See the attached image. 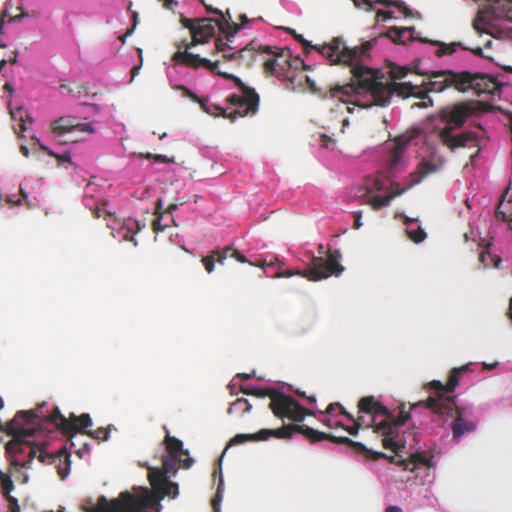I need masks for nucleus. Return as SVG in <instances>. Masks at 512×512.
I'll use <instances>...</instances> for the list:
<instances>
[{
  "mask_svg": "<svg viewBox=\"0 0 512 512\" xmlns=\"http://www.w3.org/2000/svg\"><path fill=\"white\" fill-rule=\"evenodd\" d=\"M262 52L264 53H267V54H272V55H276V53L274 52L273 48L271 46H268V45H265L262 47Z\"/></svg>",
  "mask_w": 512,
  "mask_h": 512,
  "instance_id": "obj_56",
  "label": "nucleus"
},
{
  "mask_svg": "<svg viewBox=\"0 0 512 512\" xmlns=\"http://www.w3.org/2000/svg\"><path fill=\"white\" fill-rule=\"evenodd\" d=\"M485 77L480 73H472L469 70L456 72L451 69L439 70L433 73L429 83V92L441 93L449 87H454L465 92L469 89L482 90Z\"/></svg>",
  "mask_w": 512,
  "mask_h": 512,
  "instance_id": "obj_9",
  "label": "nucleus"
},
{
  "mask_svg": "<svg viewBox=\"0 0 512 512\" xmlns=\"http://www.w3.org/2000/svg\"><path fill=\"white\" fill-rule=\"evenodd\" d=\"M472 365H473V362H469L460 367H454L450 371L448 382L446 384V392L449 393V395H452L454 393L456 387L459 385L461 374L465 373V372L472 371V369H471Z\"/></svg>",
  "mask_w": 512,
  "mask_h": 512,
  "instance_id": "obj_29",
  "label": "nucleus"
},
{
  "mask_svg": "<svg viewBox=\"0 0 512 512\" xmlns=\"http://www.w3.org/2000/svg\"><path fill=\"white\" fill-rule=\"evenodd\" d=\"M304 82L309 86L312 91H316V85L308 75L302 71L296 72L289 78V83H286V89L297 92L304 89Z\"/></svg>",
  "mask_w": 512,
  "mask_h": 512,
  "instance_id": "obj_26",
  "label": "nucleus"
},
{
  "mask_svg": "<svg viewBox=\"0 0 512 512\" xmlns=\"http://www.w3.org/2000/svg\"><path fill=\"white\" fill-rule=\"evenodd\" d=\"M341 258L339 250L331 252L328 261H325L322 257L314 256L309 270H286L284 271V278L302 276L310 281H319L330 277L332 274L339 276L344 271V267L340 264Z\"/></svg>",
  "mask_w": 512,
  "mask_h": 512,
  "instance_id": "obj_10",
  "label": "nucleus"
},
{
  "mask_svg": "<svg viewBox=\"0 0 512 512\" xmlns=\"http://www.w3.org/2000/svg\"><path fill=\"white\" fill-rule=\"evenodd\" d=\"M10 108V115L14 122H17V124H14V130L17 132L18 130L20 132H24L28 129L27 122L32 123V119L30 115L24 111L23 107L18 106L16 108H12L11 104L9 103Z\"/></svg>",
  "mask_w": 512,
  "mask_h": 512,
  "instance_id": "obj_28",
  "label": "nucleus"
},
{
  "mask_svg": "<svg viewBox=\"0 0 512 512\" xmlns=\"http://www.w3.org/2000/svg\"><path fill=\"white\" fill-rule=\"evenodd\" d=\"M134 491L136 496L131 494V499L136 503L139 512H144L146 509H150L151 512H161V501L164 495H157L154 490L152 492L146 487H135Z\"/></svg>",
  "mask_w": 512,
  "mask_h": 512,
  "instance_id": "obj_17",
  "label": "nucleus"
},
{
  "mask_svg": "<svg viewBox=\"0 0 512 512\" xmlns=\"http://www.w3.org/2000/svg\"><path fill=\"white\" fill-rule=\"evenodd\" d=\"M402 218L406 226V233L408 237L415 243L423 242L426 239L427 234L419 224V220L417 218H411L406 214H403Z\"/></svg>",
  "mask_w": 512,
  "mask_h": 512,
  "instance_id": "obj_21",
  "label": "nucleus"
},
{
  "mask_svg": "<svg viewBox=\"0 0 512 512\" xmlns=\"http://www.w3.org/2000/svg\"><path fill=\"white\" fill-rule=\"evenodd\" d=\"M74 132L93 134L95 132V128L92 125V123H79V122H76V124L74 126Z\"/></svg>",
  "mask_w": 512,
  "mask_h": 512,
  "instance_id": "obj_39",
  "label": "nucleus"
},
{
  "mask_svg": "<svg viewBox=\"0 0 512 512\" xmlns=\"http://www.w3.org/2000/svg\"><path fill=\"white\" fill-rule=\"evenodd\" d=\"M242 409V413H248L252 409V405L249 403V401L245 398H239L233 403H231L230 407L228 408L227 413L229 415H232L235 412H238Z\"/></svg>",
  "mask_w": 512,
  "mask_h": 512,
  "instance_id": "obj_35",
  "label": "nucleus"
},
{
  "mask_svg": "<svg viewBox=\"0 0 512 512\" xmlns=\"http://www.w3.org/2000/svg\"><path fill=\"white\" fill-rule=\"evenodd\" d=\"M296 395L299 397L307 399L308 403L311 405H316V397L314 395L306 396L305 392L300 391L299 389L295 390Z\"/></svg>",
  "mask_w": 512,
  "mask_h": 512,
  "instance_id": "obj_49",
  "label": "nucleus"
},
{
  "mask_svg": "<svg viewBox=\"0 0 512 512\" xmlns=\"http://www.w3.org/2000/svg\"><path fill=\"white\" fill-rule=\"evenodd\" d=\"M387 36L399 44H406L417 38L414 27H390L387 32Z\"/></svg>",
  "mask_w": 512,
  "mask_h": 512,
  "instance_id": "obj_23",
  "label": "nucleus"
},
{
  "mask_svg": "<svg viewBox=\"0 0 512 512\" xmlns=\"http://www.w3.org/2000/svg\"><path fill=\"white\" fill-rule=\"evenodd\" d=\"M53 156L56 157L59 165H63L65 162H68L70 164L73 163L71 153L68 151L64 152L63 154H54Z\"/></svg>",
  "mask_w": 512,
  "mask_h": 512,
  "instance_id": "obj_43",
  "label": "nucleus"
},
{
  "mask_svg": "<svg viewBox=\"0 0 512 512\" xmlns=\"http://www.w3.org/2000/svg\"><path fill=\"white\" fill-rule=\"evenodd\" d=\"M480 21L484 24V25H490V19L487 17V16H480Z\"/></svg>",
  "mask_w": 512,
  "mask_h": 512,
  "instance_id": "obj_62",
  "label": "nucleus"
},
{
  "mask_svg": "<svg viewBox=\"0 0 512 512\" xmlns=\"http://www.w3.org/2000/svg\"><path fill=\"white\" fill-rule=\"evenodd\" d=\"M113 428V425H109L107 428H97L96 430H90L86 433L94 438V439H102L104 441H107L110 438V432Z\"/></svg>",
  "mask_w": 512,
  "mask_h": 512,
  "instance_id": "obj_37",
  "label": "nucleus"
},
{
  "mask_svg": "<svg viewBox=\"0 0 512 512\" xmlns=\"http://www.w3.org/2000/svg\"><path fill=\"white\" fill-rule=\"evenodd\" d=\"M46 402H42L35 409L22 410L16 413L15 417L3 426L2 431L16 438L33 440L35 436L48 435L54 428L64 434L72 432V425L61 413L58 406H53L51 413H44Z\"/></svg>",
  "mask_w": 512,
  "mask_h": 512,
  "instance_id": "obj_7",
  "label": "nucleus"
},
{
  "mask_svg": "<svg viewBox=\"0 0 512 512\" xmlns=\"http://www.w3.org/2000/svg\"><path fill=\"white\" fill-rule=\"evenodd\" d=\"M38 459L42 463H54L57 467V472L61 480H65L70 474L71 469V455L65 453L59 457H55L51 454L40 452Z\"/></svg>",
  "mask_w": 512,
  "mask_h": 512,
  "instance_id": "obj_20",
  "label": "nucleus"
},
{
  "mask_svg": "<svg viewBox=\"0 0 512 512\" xmlns=\"http://www.w3.org/2000/svg\"><path fill=\"white\" fill-rule=\"evenodd\" d=\"M429 42L435 47L433 54L439 58L446 55H452L459 50L470 51L475 56L485 57L482 49V31L475 23L472 30V36H466L462 40L452 41L449 43L439 40H431Z\"/></svg>",
  "mask_w": 512,
  "mask_h": 512,
  "instance_id": "obj_12",
  "label": "nucleus"
},
{
  "mask_svg": "<svg viewBox=\"0 0 512 512\" xmlns=\"http://www.w3.org/2000/svg\"><path fill=\"white\" fill-rule=\"evenodd\" d=\"M218 255L217 262L221 265L224 264L227 258H234L240 263H248L251 266L267 268L266 261L251 262L238 250L233 249L231 246H227L221 252L216 253Z\"/></svg>",
  "mask_w": 512,
  "mask_h": 512,
  "instance_id": "obj_22",
  "label": "nucleus"
},
{
  "mask_svg": "<svg viewBox=\"0 0 512 512\" xmlns=\"http://www.w3.org/2000/svg\"><path fill=\"white\" fill-rule=\"evenodd\" d=\"M124 240L133 242L134 246L138 245V241L135 237V235H130L128 232H126L123 236Z\"/></svg>",
  "mask_w": 512,
  "mask_h": 512,
  "instance_id": "obj_55",
  "label": "nucleus"
},
{
  "mask_svg": "<svg viewBox=\"0 0 512 512\" xmlns=\"http://www.w3.org/2000/svg\"><path fill=\"white\" fill-rule=\"evenodd\" d=\"M138 23V14L136 12L133 13V25L130 29L127 30V32L121 37V41L124 43L126 41V38L131 36L137 26Z\"/></svg>",
  "mask_w": 512,
  "mask_h": 512,
  "instance_id": "obj_45",
  "label": "nucleus"
},
{
  "mask_svg": "<svg viewBox=\"0 0 512 512\" xmlns=\"http://www.w3.org/2000/svg\"><path fill=\"white\" fill-rule=\"evenodd\" d=\"M148 478L153 490L157 495L170 496L173 499L179 494V486L176 482L170 480V475H166L158 467H147Z\"/></svg>",
  "mask_w": 512,
  "mask_h": 512,
  "instance_id": "obj_16",
  "label": "nucleus"
},
{
  "mask_svg": "<svg viewBox=\"0 0 512 512\" xmlns=\"http://www.w3.org/2000/svg\"><path fill=\"white\" fill-rule=\"evenodd\" d=\"M407 146L406 142L400 139L396 140L394 148L389 155L387 171L376 177H369L365 185L360 189L361 194L359 197L371 205L374 210L388 206L395 197L402 195L419 184L424 178L441 169V162L436 163L430 160H422L417 171L409 175L404 187L401 188L392 178L402 163Z\"/></svg>",
  "mask_w": 512,
  "mask_h": 512,
  "instance_id": "obj_2",
  "label": "nucleus"
},
{
  "mask_svg": "<svg viewBox=\"0 0 512 512\" xmlns=\"http://www.w3.org/2000/svg\"><path fill=\"white\" fill-rule=\"evenodd\" d=\"M152 226H153V230L156 233L161 232V231L164 230L165 226H163L162 223H161V216L157 217V218H155L153 220Z\"/></svg>",
  "mask_w": 512,
  "mask_h": 512,
  "instance_id": "obj_52",
  "label": "nucleus"
},
{
  "mask_svg": "<svg viewBox=\"0 0 512 512\" xmlns=\"http://www.w3.org/2000/svg\"><path fill=\"white\" fill-rule=\"evenodd\" d=\"M474 113V107L470 103H459L446 106L440 111V118L444 126L439 131L442 143L451 151L458 148L477 147V151L471 154L466 168L478 165L484 136L473 131H459L468 118Z\"/></svg>",
  "mask_w": 512,
  "mask_h": 512,
  "instance_id": "obj_5",
  "label": "nucleus"
},
{
  "mask_svg": "<svg viewBox=\"0 0 512 512\" xmlns=\"http://www.w3.org/2000/svg\"><path fill=\"white\" fill-rule=\"evenodd\" d=\"M201 2L206 6L208 13L212 14L213 17L197 19L192 26L190 31L192 34V45L204 44L208 42L212 37L215 36L216 31H219V37L216 39V48L222 57L226 60H236L242 57V49H237L233 46L235 35L242 29V25H239L232 21L230 14H224L217 8L207 6L204 0Z\"/></svg>",
  "mask_w": 512,
  "mask_h": 512,
  "instance_id": "obj_6",
  "label": "nucleus"
},
{
  "mask_svg": "<svg viewBox=\"0 0 512 512\" xmlns=\"http://www.w3.org/2000/svg\"><path fill=\"white\" fill-rule=\"evenodd\" d=\"M19 192H20V195L22 196V200L23 202L28 206V207H33V204L31 202V200L29 199V194L28 192L24 189L23 185L20 184L19 186Z\"/></svg>",
  "mask_w": 512,
  "mask_h": 512,
  "instance_id": "obj_47",
  "label": "nucleus"
},
{
  "mask_svg": "<svg viewBox=\"0 0 512 512\" xmlns=\"http://www.w3.org/2000/svg\"><path fill=\"white\" fill-rule=\"evenodd\" d=\"M41 149L48 152L49 155H54L53 151L50 150L45 144L41 143L40 140H37Z\"/></svg>",
  "mask_w": 512,
  "mask_h": 512,
  "instance_id": "obj_59",
  "label": "nucleus"
},
{
  "mask_svg": "<svg viewBox=\"0 0 512 512\" xmlns=\"http://www.w3.org/2000/svg\"><path fill=\"white\" fill-rule=\"evenodd\" d=\"M474 406L472 404H466L464 406H458L453 409L452 413L445 415V417L453 416V420L450 424L452 439L454 444L461 442L465 435L473 433L477 429V422L470 420L469 417L473 415Z\"/></svg>",
  "mask_w": 512,
  "mask_h": 512,
  "instance_id": "obj_13",
  "label": "nucleus"
},
{
  "mask_svg": "<svg viewBox=\"0 0 512 512\" xmlns=\"http://www.w3.org/2000/svg\"><path fill=\"white\" fill-rule=\"evenodd\" d=\"M354 217H355V221H354L353 228L354 229H360L363 226L362 212L361 211H355L354 212Z\"/></svg>",
  "mask_w": 512,
  "mask_h": 512,
  "instance_id": "obj_50",
  "label": "nucleus"
},
{
  "mask_svg": "<svg viewBox=\"0 0 512 512\" xmlns=\"http://www.w3.org/2000/svg\"><path fill=\"white\" fill-rule=\"evenodd\" d=\"M20 151L21 153L25 156V157H29L30 155V152H29V149L26 145H21L20 147Z\"/></svg>",
  "mask_w": 512,
  "mask_h": 512,
  "instance_id": "obj_58",
  "label": "nucleus"
},
{
  "mask_svg": "<svg viewBox=\"0 0 512 512\" xmlns=\"http://www.w3.org/2000/svg\"><path fill=\"white\" fill-rule=\"evenodd\" d=\"M75 124L76 122L73 118L61 117L53 122L52 129L55 133L59 134L73 133Z\"/></svg>",
  "mask_w": 512,
  "mask_h": 512,
  "instance_id": "obj_32",
  "label": "nucleus"
},
{
  "mask_svg": "<svg viewBox=\"0 0 512 512\" xmlns=\"http://www.w3.org/2000/svg\"><path fill=\"white\" fill-rule=\"evenodd\" d=\"M356 7L365 9L367 11H372L375 9L376 5H382L386 8L394 7L396 8L403 16L408 17L411 14L410 9L405 4V2L401 0H352Z\"/></svg>",
  "mask_w": 512,
  "mask_h": 512,
  "instance_id": "obj_19",
  "label": "nucleus"
},
{
  "mask_svg": "<svg viewBox=\"0 0 512 512\" xmlns=\"http://www.w3.org/2000/svg\"><path fill=\"white\" fill-rule=\"evenodd\" d=\"M94 215L99 218L102 216L103 213L107 214V215H112L113 213L111 211H109L107 209V203H103L101 205V207H97L94 211H93Z\"/></svg>",
  "mask_w": 512,
  "mask_h": 512,
  "instance_id": "obj_48",
  "label": "nucleus"
},
{
  "mask_svg": "<svg viewBox=\"0 0 512 512\" xmlns=\"http://www.w3.org/2000/svg\"><path fill=\"white\" fill-rule=\"evenodd\" d=\"M191 45L187 46L184 50H179L174 58L177 62L183 63L192 67H205L213 73L224 76L227 79H232L238 86L241 95H233L231 97L232 104L236 106L235 110L227 113L224 108L219 105L209 103L208 100L200 102L202 109L210 115H222L225 118H229L231 121H235L238 117H243L248 114H255L258 111L260 97L258 93L243 83V81L227 72H221L218 70L219 61H211L208 58L201 57L199 54H195L190 51Z\"/></svg>",
  "mask_w": 512,
  "mask_h": 512,
  "instance_id": "obj_4",
  "label": "nucleus"
},
{
  "mask_svg": "<svg viewBox=\"0 0 512 512\" xmlns=\"http://www.w3.org/2000/svg\"><path fill=\"white\" fill-rule=\"evenodd\" d=\"M5 497L7 498V501L9 502L11 506V512H20V506L18 504V500L11 496L10 493H3Z\"/></svg>",
  "mask_w": 512,
  "mask_h": 512,
  "instance_id": "obj_44",
  "label": "nucleus"
},
{
  "mask_svg": "<svg viewBox=\"0 0 512 512\" xmlns=\"http://www.w3.org/2000/svg\"><path fill=\"white\" fill-rule=\"evenodd\" d=\"M321 421L324 425L330 429L342 428L349 432L351 435H356L358 433V424L353 421L349 422L345 419V417H341V419H336L332 416H324L321 418Z\"/></svg>",
  "mask_w": 512,
  "mask_h": 512,
  "instance_id": "obj_25",
  "label": "nucleus"
},
{
  "mask_svg": "<svg viewBox=\"0 0 512 512\" xmlns=\"http://www.w3.org/2000/svg\"><path fill=\"white\" fill-rule=\"evenodd\" d=\"M237 387H238V383L235 381V379H233L229 384H228V389L230 391L231 394H237Z\"/></svg>",
  "mask_w": 512,
  "mask_h": 512,
  "instance_id": "obj_54",
  "label": "nucleus"
},
{
  "mask_svg": "<svg viewBox=\"0 0 512 512\" xmlns=\"http://www.w3.org/2000/svg\"><path fill=\"white\" fill-rule=\"evenodd\" d=\"M271 436H273V430L271 429H261L256 433L251 434H236L229 441V445H239L246 443L247 441H266Z\"/></svg>",
  "mask_w": 512,
  "mask_h": 512,
  "instance_id": "obj_24",
  "label": "nucleus"
},
{
  "mask_svg": "<svg viewBox=\"0 0 512 512\" xmlns=\"http://www.w3.org/2000/svg\"><path fill=\"white\" fill-rule=\"evenodd\" d=\"M293 427L294 426H286L280 429L273 430V436L277 438H291L293 435Z\"/></svg>",
  "mask_w": 512,
  "mask_h": 512,
  "instance_id": "obj_40",
  "label": "nucleus"
},
{
  "mask_svg": "<svg viewBox=\"0 0 512 512\" xmlns=\"http://www.w3.org/2000/svg\"><path fill=\"white\" fill-rule=\"evenodd\" d=\"M425 388L433 391L427 400V407L441 417L452 413L456 407V397L446 392V385L440 380H432Z\"/></svg>",
  "mask_w": 512,
  "mask_h": 512,
  "instance_id": "obj_14",
  "label": "nucleus"
},
{
  "mask_svg": "<svg viewBox=\"0 0 512 512\" xmlns=\"http://www.w3.org/2000/svg\"><path fill=\"white\" fill-rule=\"evenodd\" d=\"M331 64H345L351 68L353 82L343 87L336 86L331 89L334 97L339 94L354 95L355 106L361 109L372 107H387L391 103L393 95L407 98L414 96L423 99L417 106L427 108L432 105V100L422 93L418 86L411 82H399L408 74L405 67L396 66L390 71L391 82L384 81V74L380 70L371 69L360 61L361 52L357 47L351 48L346 45L343 38L336 37L331 42L323 45L313 46Z\"/></svg>",
  "mask_w": 512,
  "mask_h": 512,
  "instance_id": "obj_1",
  "label": "nucleus"
},
{
  "mask_svg": "<svg viewBox=\"0 0 512 512\" xmlns=\"http://www.w3.org/2000/svg\"><path fill=\"white\" fill-rule=\"evenodd\" d=\"M377 18H381L383 21L397 19V17H395L393 15V11H384V10L377 11Z\"/></svg>",
  "mask_w": 512,
  "mask_h": 512,
  "instance_id": "obj_46",
  "label": "nucleus"
},
{
  "mask_svg": "<svg viewBox=\"0 0 512 512\" xmlns=\"http://www.w3.org/2000/svg\"><path fill=\"white\" fill-rule=\"evenodd\" d=\"M169 456H173L181 459L182 455H189L188 450L184 449L183 441L172 437L169 434L167 435V454Z\"/></svg>",
  "mask_w": 512,
  "mask_h": 512,
  "instance_id": "obj_30",
  "label": "nucleus"
},
{
  "mask_svg": "<svg viewBox=\"0 0 512 512\" xmlns=\"http://www.w3.org/2000/svg\"><path fill=\"white\" fill-rule=\"evenodd\" d=\"M13 439L6 445L7 452L11 457V464L17 470L16 478L23 484L29 481V475L22 469H28L31 467L34 458L37 455L36 444L34 440L17 439L15 435H12Z\"/></svg>",
  "mask_w": 512,
  "mask_h": 512,
  "instance_id": "obj_11",
  "label": "nucleus"
},
{
  "mask_svg": "<svg viewBox=\"0 0 512 512\" xmlns=\"http://www.w3.org/2000/svg\"><path fill=\"white\" fill-rule=\"evenodd\" d=\"M202 263L204 264L205 269H206V271L208 273H212L214 271V268H215L214 255H211V256H208V257H204L202 259Z\"/></svg>",
  "mask_w": 512,
  "mask_h": 512,
  "instance_id": "obj_42",
  "label": "nucleus"
},
{
  "mask_svg": "<svg viewBox=\"0 0 512 512\" xmlns=\"http://www.w3.org/2000/svg\"><path fill=\"white\" fill-rule=\"evenodd\" d=\"M178 462H182L184 468H190L194 463V459L188 457L182 461L179 458L164 454L162 456L163 469H161V471L166 475H170V477L176 475Z\"/></svg>",
  "mask_w": 512,
  "mask_h": 512,
  "instance_id": "obj_27",
  "label": "nucleus"
},
{
  "mask_svg": "<svg viewBox=\"0 0 512 512\" xmlns=\"http://www.w3.org/2000/svg\"><path fill=\"white\" fill-rule=\"evenodd\" d=\"M145 158L146 159L153 158L156 162H163V163H173L174 162V158L173 157L169 158V157H167L166 155H163V154L147 153Z\"/></svg>",
  "mask_w": 512,
  "mask_h": 512,
  "instance_id": "obj_41",
  "label": "nucleus"
},
{
  "mask_svg": "<svg viewBox=\"0 0 512 512\" xmlns=\"http://www.w3.org/2000/svg\"><path fill=\"white\" fill-rule=\"evenodd\" d=\"M6 202L10 205H22L23 200L21 198H17L16 195H8L6 197Z\"/></svg>",
  "mask_w": 512,
  "mask_h": 512,
  "instance_id": "obj_51",
  "label": "nucleus"
},
{
  "mask_svg": "<svg viewBox=\"0 0 512 512\" xmlns=\"http://www.w3.org/2000/svg\"><path fill=\"white\" fill-rule=\"evenodd\" d=\"M496 216L498 219L509 222L512 224V199L507 201L502 200L496 210Z\"/></svg>",
  "mask_w": 512,
  "mask_h": 512,
  "instance_id": "obj_33",
  "label": "nucleus"
},
{
  "mask_svg": "<svg viewBox=\"0 0 512 512\" xmlns=\"http://www.w3.org/2000/svg\"><path fill=\"white\" fill-rule=\"evenodd\" d=\"M4 89H5L6 91L10 92V93H13V91H14L12 84H11V83H9V82L5 83V85H4Z\"/></svg>",
  "mask_w": 512,
  "mask_h": 512,
  "instance_id": "obj_63",
  "label": "nucleus"
},
{
  "mask_svg": "<svg viewBox=\"0 0 512 512\" xmlns=\"http://www.w3.org/2000/svg\"><path fill=\"white\" fill-rule=\"evenodd\" d=\"M302 63L303 62L300 58L291 61L288 55V50H282L279 54H276L274 58L265 62V68L271 74L276 75L279 78L286 79L287 83H289V78L296 73L294 66Z\"/></svg>",
  "mask_w": 512,
  "mask_h": 512,
  "instance_id": "obj_15",
  "label": "nucleus"
},
{
  "mask_svg": "<svg viewBox=\"0 0 512 512\" xmlns=\"http://www.w3.org/2000/svg\"><path fill=\"white\" fill-rule=\"evenodd\" d=\"M302 431L306 433V435L311 438L313 441H320V440H330L332 442L336 443H342V444H348L351 446L357 447L359 450H365L366 447L361 442H356L350 439L346 436H335L333 434H327L325 432L318 431L314 428H311L309 426H301L298 427Z\"/></svg>",
  "mask_w": 512,
  "mask_h": 512,
  "instance_id": "obj_18",
  "label": "nucleus"
},
{
  "mask_svg": "<svg viewBox=\"0 0 512 512\" xmlns=\"http://www.w3.org/2000/svg\"><path fill=\"white\" fill-rule=\"evenodd\" d=\"M487 257H490L489 254H485V253H482L479 257V260L484 264V266H488V264H486V258Z\"/></svg>",
  "mask_w": 512,
  "mask_h": 512,
  "instance_id": "obj_61",
  "label": "nucleus"
},
{
  "mask_svg": "<svg viewBox=\"0 0 512 512\" xmlns=\"http://www.w3.org/2000/svg\"><path fill=\"white\" fill-rule=\"evenodd\" d=\"M401 511V508L396 505H390L385 509V512H399Z\"/></svg>",
  "mask_w": 512,
  "mask_h": 512,
  "instance_id": "obj_57",
  "label": "nucleus"
},
{
  "mask_svg": "<svg viewBox=\"0 0 512 512\" xmlns=\"http://www.w3.org/2000/svg\"><path fill=\"white\" fill-rule=\"evenodd\" d=\"M0 484L2 487L3 493H10L14 489V484H13L11 477L9 475L5 474L1 469H0Z\"/></svg>",
  "mask_w": 512,
  "mask_h": 512,
  "instance_id": "obj_38",
  "label": "nucleus"
},
{
  "mask_svg": "<svg viewBox=\"0 0 512 512\" xmlns=\"http://www.w3.org/2000/svg\"><path fill=\"white\" fill-rule=\"evenodd\" d=\"M360 412L372 417L373 424L382 433L383 444L386 449L394 452L389 456L392 462L402 466L404 470L414 471L419 466L433 468L436 466L434 455L431 451L410 453L406 447V436L403 431V421L396 417L373 396L363 397L359 401Z\"/></svg>",
  "mask_w": 512,
  "mask_h": 512,
  "instance_id": "obj_3",
  "label": "nucleus"
},
{
  "mask_svg": "<svg viewBox=\"0 0 512 512\" xmlns=\"http://www.w3.org/2000/svg\"><path fill=\"white\" fill-rule=\"evenodd\" d=\"M135 224L137 226V231H141L143 228H145V223H141L138 220L135 221Z\"/></svg>",
  "mask_w": 512,
  "mask_h": 512,
  "instance_id": "obj_64",
  "label": "nucleus"
},
{
  "mask_svg": "<svg viewBox=\"0 0 512 512\" xmlns=\"http://www.w3.org/2000/svg\"><path fill=\"white\" fill-rule=\"evenodd\" d=\"M499 364H500V363H499L498 361H495V362H493V363L482 362V366H483V368H484V369H486V370H493V369H495L496 367H498V366H499Z\"/></svg>",
  "mask_w": 512,
  "mask_h": 512,
  "instance_id": "obj_53",
  "label": "nucleus"
},
{
  "mask_svg": "<svg viewBox=\"0 0 512 512\" xmlns=\"http://www.w3.org/2000/svg\"><path fill=\"white\" fill-rule=\"evenodd\" d=\"M242 393L254 395L257 397H270V408L274 415L282 420L288 419L294 422H303L306 415H314L312 411H305L304 407L288 395L282 386H259V385H239Z\"/></svg>",
  "mask_w": 512,
  "mask_h": 512,
  "instance_id": "obj_8",
  "label": "nucleus"
},
{
  "mask_svg": "<svg viewBox=\"0 0 512 512\" xmlns=\"http://www.w3.org/2000/svg\"><path fill=\"white\" fill-rule=\"evenodd\" d=\"M139 70H140V66H134L132 68V78L130 80V82H132L135 78V76L139 73Z\"/></svg>",
  "mask_w": 512,
  "mask_h": 512,
  "instance_id": "obj_60",
  "label": "nucleus"
},
{
  "mask_svg": "<svg viewBox=\"0 0 512 512\" xmlns=\"http://www.w3.org/2000/svg\"><path fill=\"white\" fill-rule=\"evenodd\" d=\"M338 410L337 416L345 417V419L349 422L354 421V417L348 413L339 403H331L328 405L324 412H320L321 417L324 416H332L334 417L335 411Z\"/></svg>",
  "mask_w": 512,
  "mask_h": 512,
  "instance_id": "obj_34",
  "label": "nucleus"
},
{
  "mask_svg": "<svg viewBox=\"0 0 512 512\" xmlns=\"http://www.w3.org/2000/svg\"><path fill=\"white\" fill-rule=\"evenodd\" d=\"M225 453V451L223 452ZM224 455V454H222ZM223 457V456H221ZM222 458L219 459V482L217 485L216 494L212 500L213 512H221V503L223 501V493H224V479L222 473Z\"/></svg>",
  "mask_w": 512,
  "mask_h": 512,
  "instance_id": "obj_31",
  "label": "nucleus"
},
{
  "mask_svg": "<svg viewBox=\"0 0 512 512\" xmlns=\"http://www.w3.org/2000/svg\"><path fill=\"white\" fill-rule=\"evenodd\" d=\"M73 417L75 418V422L71 423L72 431L76 428V426H79L80 429L85 430L88 427H91L93 424L90 414L84 413L79 417L75 415H73Z\"/></svg>",
  "mask_w": 512,
  "mask_h": 512,
  "instance_id": "obj_36",
  "label": "nucleus"
}]
</instances>
